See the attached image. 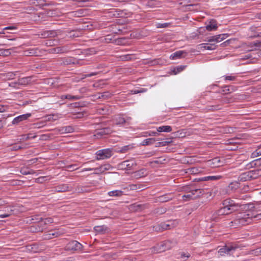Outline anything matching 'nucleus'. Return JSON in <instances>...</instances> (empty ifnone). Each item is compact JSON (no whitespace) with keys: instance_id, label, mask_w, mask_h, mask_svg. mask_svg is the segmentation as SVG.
Returning <instances> with one entry per match:
<instances>
[{"instance_id":"obj_1","label":"nucleus","mask_w":261,"mask_h":261,"mask_svg":"<svg viewBox=\"0 0 261 261\" xmlns=\"http://www.w3.org/2000/svg\"><path fill=\"white\" fill-rule=\"evenodd\" d=\"M253 219L252 212L245 213L238 215L234 220L229 223V225L230 227L237 228L251 223Z\"/></svg>"},{"instance_id":"obj_2","label":"nucleus","mask_w":261,"mask_h":261,"mask_svg":"<svg viewBox=\"0 0 261 261\" xmlns=\"http://www.w3.org/2000/svg\"><path fill=\"white\" fill-rule=\"evenodd\" d=\"M253 219L252 212L245 213L238 215L234 220L229 223V225L230 227L237 228L251 223Z\"/></svg>"},{"instance_id":"obj_3","label":"nucleus","mask_w":261,"mask_h":261,"mask_svg":"<svg viewBox=\"0 0 261 261\" xmlns=\"http://www.w3.org/2000/svg\"><path fill=\"white\" fill-rule=\"evenodd\" d=\"M231 211L224 206L221 207L219 209L214 212L211 217V219L215 222H219L224 216L232 213Z\"/></svg>"},{"instance_id":"obj_4","label":"nucleus","mask_w":261,"mask_h":261,"mask_svg":"<svg viewBox=\"0 0 261 261\" xmlns=\"http://www.w3.org/2000/svg\"><path fill=\"white\" fill-rule=\"evenodd\" d=\"M83 246L77 241L73 240L69 242L64 249L66 251L81 252L83 251Z\"/></svg>"},{"instance_id":"obj_5","label":"nucleus","mask_w":261,"mask_h":261,"mask_svg":"<svg viewBox=\"0 0 261 261\" xmlns=\"http://www.w3.org/2000/svg\"><path fill=\"white\" fill-rule=\"evenodd\" d=\"M223 206L227 208L232 212H234L241 207L242 205L239 203H236L231 199H226L222 202Z\"/></svg>"},{"instance_id":"obj_6","label":"nucleus","mask_w":261,"mask_h":261,"mask_svg":"<svg viewBox=\"0 0 261 261\" xmlns=\"http://www.w3.org/2000/svg\"><path fill=\"white\" fill-rule=\"evenodd\" d=\"M96 160H104L111 158L113 155V149L107 148L98 150L96 153Z\"/></svg>"},{"instance_id":"obj_7","label":"nucleus","mask_w":261,"mask_h":261,"mask_svg":"<svg viewBox=\"0 0 261 261\" xmlns=\"http://www.w3.org/2000/svg\"><path fill=\"white\" fill-rule=\"evenodd\" d=\"M172 242L169 240H166L161 243L160 245H158L154 247V250H156V252H164L167 250L170 249L172 247Z\"/></svg>"},{"instance_id":"obj_8","label":"nucleus","mask_w":261,"mask_h":261,"mask_svg":"<svg viewBox=\"0 0 261 261\" xmlns=\"http://www.w3.org/2000/svg\"><path fill=\"white\" fill-rule=\"evenodd\" d=\"M137 164L133 160H126L122 162L118 165V168L121 170H129L133 168L134 166H136Z\"/></svg>"},{"instance_id":"obj_9","label":"nucleus","mask_w":261,"mask_h":261,"mask_svg":"<svg viewBox=\"0 0 261 261\" xmlns=\"http://www.w3.org/2000/svg\"><path fill=\"white\" fill-rule=\"evenodd\" d=\"M113 132L112 129L109 127H103L101 128H97L95 130L94 136L97 138L104 137L106 135L111 134Z\"/></svg>"},{"instance_id":"obj_10","label":"nucleus","mask_w":261,"mask_h":261,"mask_svg":"<svg viewBox=\"0 0 261 261\" xmlns=\"http://www.w3.org/2000/svg\"><path fill=\"white\" fill-rule=\"evenodd\" d=\"M224 159L221 160L219 157H216L207 161L208 166L212 168H217L223 166Z\"/></svg>"},{"instance_id":"obj_11","label":"nucleus","mask_w":261,"mask_h":261,"mask_svg":"<svg viewBox=\"0 0 261 261\" xmlns=\"http://www.w3.org/2000/svg\"><path fill=\"white\" fill-rule=\"evenodd\" d=\"M73 188L68 184H63L54 187L52 191L54 192H65L71 191Z\"/></svg>"},{"instance_id":"obj_12","label":"nucleus","mask_w":261,"mask_h":261,"mask_svg":"<svg viewBox=\"0 0 261 261\" xmlns=\"http://www.w3.org/2000/svg\"><path fill=\"white\" fill-rule=\"evenodd\" d=\"M238 248V247L236 245L227 244L224 246L223 248H221L219 252L220 253H225L230 254L231 253H232L233 251H234Z\"/></svg>"},{"instance_id":"obj_13","label":"nucleus","mask_w":261,"mask_h":261,"mask_svg":"<svg viewBox=\"0 0 261 261\" xmlns=\"http://www.w3.org/2000/svg\"><path fill=\"white\" fill-rule=\"evenodd\" d=\"M31 116V113H27L25 114L19 115L15 117L12 122L13 124H18L20 122L24 120H27L29 117Z\"/></svg>"},{"instance_id":"obj_14","label":"nucleus","mask_w":261,"mask_h":261,"mask_svg":"<svg viewBox=\"0 0 261 261\" xmlns=\"http://www.w3.org/2000/svg\"><path fill=\"white\" fill-rule=\"evenodd\" d=\"M69 49L67 46H58L49 49V53L52 54H63L67 53Z\"/></svg>"},{"instance_id":"obj_15","label":"nucleus","mask_w":261,"mask_h":261,"mask_svg":"<svg viewBox=\"0 0 261 261\" xmlns=\"http://www.w3.org/2000/svg\"><path fill=\"white\" fill-rule=\"evenodd\" d=\"M60 232L58 231H49L44 233L43 236V238L44 240H50L55 237L60 236Z\"/></svg>"},{"instance_id":"obj_16","label":"nucleus","mask_w":261,"mask_h":261,"mask_svg":"<svg viewBox=\"0 0 261 261\" xmlns=\"http://www.w3.org/2000/svg\"><path fill=\"white\" fill-rule=\"evenodd\" d=\"M94 229L96 232L99 234H105L110 231V229L106 225L96 226Z\"/></svg>"},{"instance_id":"obj_17","label":"nucleus","mask_w":261,"mask_h":261,"mask_svg":"<svg viewBox=\"0 0 261 261\" xmlns=\"http://www.w3.org/2000/svg\"><path fill=\"white\" fill-rule=\"evenodd\" d=\"M247 168L249 169L251 168L259 167L261 166V158L257 159L248 163Z\"/></svg>"},{"instance_id":"obj_18","label":"nucleus","mask_w":261,"mask_h":261,"mask_svg":"<svg viewBox=\"0 0 261 261\" xmlns=\"http://www.w3.org/2000/svg\"><path fill=\"white\" fill-rule=\"evenodd\" d=\"M31 76L19 78L15 84L18 85H27L31 83Z\"/></svg>"},{"instance_id":"obj_19","label":"nucleus","mask_w":261,"mask_h":261,"mask_svg":"<svg viewBox=\"0 0 261 261\" xmlns=\"http://www.w3.org/2000/svg\"><path fill=\"white\" fill-rule=\"evenodd\" d=\"M222 177L221 175L207 176L199 178L198 181H207V180H218Z\"/></svg>"},{"instance_id":"obj_20","label":"nucleus","mask_w":261,"mask_h":261,"mask_svg":"<svg viewBox=\"0 0 261 261\" xmlns=\"http://www.w3.org/2000/svg\"><path fill=\"white\" fill-rule=\"evenodd\" d=\"M239 180L241 181L252 180L250 171L242 173L239 177Z\"/></svg>"},{"instance_id":"obj_21","label":"nucleus","mask_w":261,"mask_h":261,"mask_svg":"<svg viewBox=\"0 0 261 261\" xmlns=\"http://www.w3.org/2000/svg\"><path fill=\"white\" fill-rule=\"evenodd\" d=\"M222 105H207L204 109L206 112H214L221 109Z\"/></svg>"},{"instance_id":"obj_22","label":"nucleus","mask_w":261,"mask_h":261,"mask_svg":"<svg viewBox=\"0 0 261 261\" xmlns=\"http://www.w3.org/2000/svg\"><path fill=\"white\" fill-rule=\"evenodd\" d=\"M76 191L79 193H89L91 191L89 186H78L76 188Z\"/></svg>"},{"instance_id":"obj_23","label":"nucleus","mask_w":261,"mask_h":261,"mask_svg":"<svg viewBox=\"0 0 261 261\" xmlns=\"http://www.w3.org/2000/svg\"><path fill=\"white\" fill-rule=\"evenodd\" d=\"M218 28L217 21L214 19H212L209 24L206 27V29L208 31H212L216 30Z\"/></svg>"},{"instance_id":"obj_24","label":"nucleus","mask_w":261,"mask_h":261,"mask_svg":"<svg viewBox=\"0 0 261 261\" xmlns=\"http://www.w3.org/2000/svg\"><path fill=\"white\" fill-rule=\"evenodd\" d=\"M147 207V204H137L134 203L131 205L130 207L132 210L136 211H141Z\"/></svg>"},{"instance_id":"obj_25","label":"nucleus","mask_w":261,"mask_h":261,"mask_svg":"<svg viewBox=\"0 0 261 261\" xmlns=\"http://www.w3.org/2000/svg\"><path fill=\"white\" fill-rule=\"evenodd\" d=\"M147 175V172L146 169H141L134 173V176L136 178H139L143 177H145Z\"/></svg>"},{"instance_id":"obj_26","label":"nucleus","mask_w":261,"mask_h":261,"mask_svg":"<svg viewBox=\"0 0 261 261\" xmlns=\"http://www.w3.org/2000/svg\"><path fill=\"white\" fill-rule=\"evenodd\" d=\"M25 52L27 56H38L40 53V51L37 48H31Z\"/></svg>"},{"instance_id":"obj_27","label":"nucleus","mask_w":261,"mask_h":261,"mask_svg":"<svg viewBox=\"0 0 261 261\" xmlns=\"http://www.w3.org/2000/svg\"><path fill=\"white\" fill-rule=\"evenodd\" d=\"M172 199V196L171 194H167L158 197V201L160 202H165Z\"/></svg>"},{"instance_id":"obj_28","label":"nucleus","mask_w":261,"mask_h":261,"mask_svg":"<svg viewBox=\"0 0 261 261\" xmlns=\"http://www.w3.org/2000/svg\"><path fill=\"white\" fill-rule=\"evenodd\" d=\"M186 55L187 53L183 50H179L177 51L173 54H172L170 57V58L171 59L174 60L176 59L181 58L184 55Z\"/></svg>"},{"instance_id":"obj_29","label":"nucleus","mask_w":261,"mask_h":261,"mask_svg":"<svg viewBox=\"0 0 261 261\" xmlns=\"http://www.w3.org/2000/svg\"><path fill=\"white\" fill-rule=\"evenodd\" d=\"M161 139H156L155 138H147L143 140L141 144L143 146L149 145L153 144L156 141H160Z\"/></svg>"},{"instance_id":"obj_30","label":"nucleus","mask_w":261,"mask_h":261,"mask_svg":"<svg viewBox=\"0 0 261 261\" xmlns=\"http://www.w3.org/2000/svg\"><path fill=\"white\" fill-rule=\"evenodd\" d=\"M82 31L81 30H71L68 32V35L70 37L76 38L81 36Z\"/></svg>"},{"instance_id":"obj_31","label":"nucleus","mask_w":261,"mask_h":261,"mask_svg":"<svg viewBox=\"0 0 261 261\" xmlns=\"http://www.w3.org/2000/svg\"><path fill=\"white\" fill-rule=\"evenodd\" d=\"M252 179H254L261 176V168L250 171Z\"/></svg>"},{"instance_id":"obj_32","label":"nucleus","mask_w":261,"mask_h":261,"mask_svg":"<svg viewBox=\"0 0 261 261\" xmlns=\"http://www.w3.org/2000/svg\"><path fill=\"white\" fill-rule=\"evenodd\" d=\"M185 7L186 9L189 11H198L200 9V6L198 4H189Z\"/></svg>"},{"instance_id":"obj_33","label":"nucleus","mask_w":261,"mask_h":261,"mask_svg":"<svg viewBox=\"0 0 261 261\" xmlns=\"http://www.w3.org/2000/svg\"><path fill=\"white\" fill-rule=\"evenodd\" d=\"M172 127L169 125L161 126L157 128L156 130L159 133L170 132L172 131Z\"/></svg>"},{"instance_id":"obj_34","label":"nucleus","mask_w":261,"mask_h":261,"mask_svg":"<svg viewBox=\"0 0 261 261\" xmlns=\"http://www.w3.org/2000/svg\"><path fill=\"white\" fill-rule=\"evenodd\" d=\"M127 38L121 37L116 39L114 40V42L117 45H124L127 43Z\"/></svg>"},{"instance_id":"obj_35","label":"nucleus","mask_w":261,"mask_h":261,"mask_svg":"<svg viewBox=\"0 0 261 261\" xmlns=\"http://www.w3.org/2000/svg\"><path fill=\"white\" fill-rule=\"evenodd\" d=\"M186 67V66L180 65V66H178L175 67H173L171 70V72L172 73H173L174 74H177V73H178L180 72L181 71H182V70H184Z\"/></svg>"},{"instance_id":"obj_36","label":"nucleus","mask_w":261,"mask_h":261,"mask_svg":"<svg viewBox=\"0 0 261 261\" xmlns=\"http://www.w3.org/2000/svg\"><path fill=\"white\" fill-rule=\"evenodd\" d=\"M196 198H198L206 194V190L203 189H194Z\"/></svg>"},{"instance_id":"obj_37","label":"nucleus","mask_w":261,"mask_h":261,"mask_svg":"<svg viewBox=\"0 0 261 261\" xmlns=\"http://www.w3.org/2000/svg\"><path fill=\"white\" fill-rule=\"evenodd\" d=\"M200 45H201V47H203L205 49L207 50H214L217 47V45H215V44L214 43H211L210 44L207 43H202Z\"/></svg>"},{"instance_id":"obj_38","label":"nucleus","mask_w":261,"mask_h":261,"mask_svg":"<svg viewBox=\"0 0 261 261\" xmlns=\"http://www.w3.org/2000/svg\"><path fill=\"white\" fill-rule=\"evenodd\" d=\"M74 128L71 126H63L60 129V132H61V133H72L74 131Z\"/></svg>"},{"instance_id":"obj_39","label":"nucleus","mask_w":261,"mask_h":261,"mask_svg":"<svg viewBox=\"0 0 261 261\" xmlns=\"http://www.w3.org/2000/svg\"><path fill=\"white\" fill-rule=\"evenodd\" d=\"M20 173L23 175L33 174L35 173V171L29 168L23 167L20 170Z\"/></svg>"},{"instance_id":"obj_40","label":"nucleus","mask_w":261,"mask_h":261,"mask_svg":"<svg viewBox=\"0 0 261 261\" xmlns=\"http://www.w3.org/2000/svg\"><path fill=\"white\" fill-rule=\"evenodd\" d=\"M81 97H82L81 96H79V95L73 96V95H71L70 94L63 95L61 96V98L62 99H68L72 100L80 99L81 98Z\"/></svg>"},{"instance_id":"obj_41","label":"nucleus","mask_w":261,"mask_h":261,"mask_svg":"<svg viewBox=\"0 0 261 261\" xmlns=\"http://www.w3.org/2000/svg\"><path fill=\"white\" fill-rule=\"evenodd\" d=\"M123 191L121 190H114L108 193L110 196L120 197L123 195Z\"/></svg>"},{"instance_id":"obj_42","label":"nucleus","mask_w":261,"mask_h":261,"mask_svg":"<svg viewBox=\"0 0 261 261\" xmlns=\"http://www.w3.org/2000/svg\"><path fill=\"white\" fill-rule=\"evenodd\" d=\"M99 94L100 95L98 97V98H102L103 99H108L111 98L112 96V94L109 91H106L105 92L100 93Z\"/></svg>"},{"instance_id":"obj_43","label":"nucleus","mask_w":261,"mask_h":261,"mask_svg":"<svg viewBox=\"0 0 261 261\" xmlns=\"http://www.w3.org/2000/svg\"><path fill=\"white\" fill-rule=\"evenodd\" d=\"M133 148H134V146L133 144H129V145H125V146H122V147H121L119 151L121 153H125L127 151H128V150L133 149Z\"/></svg>"},{"instance_id":"obj_44","label":"nucleus","mask_w":261,"mask_h":261,"mask_svg":"<svg viewBox=\"0 0 261 261\" xmlns=\"http://www.w3.org/2000/svg\"><path fill=\"white\" fill-rule=\"evenodd\" d=\"M37 219L39 220V222L41 221L42 222H43L44 224L45 225L51 224L54 222L53 219L50 217L46 218L44 219H43L42 218H40Z\"/></svg>"},{"instance_id":"obj_45","label":"nucleus","mask_w":261,"mask_h":261,"mask_svg":"<svg viewBox=\"0 0 261 261\" xmlns=\"http://www.w3.org/2000/svg\"><path fill=\"white\" fill-rule=\"evenodd\" d=\"M172 142V141L170 140V139H167V140L165 141L158 142L155 145L156 147L160 146H165L166 145H169Z\"/></svg>"},{"instance_id":"obj_46","label":"nucleus","mask_w":261,"mask_h":261,"mask_svg":"<svg viewBox=\"0 0 261 261\" xmlns=\"http://www.w3.org/2000/svg\"><path fill=\"white\" fill-rule=\"evenodd\" d=\"M220 102L222 104L228 103L232 102V98L231 97H228L224 95V96L221 98Z\"/></svg>"},{"instance_id":"obj_47","label":"nucleus","mask_w":261,"mask_h":261,"mask_svg":"<svg viewBox=\"0 0 261 261\" xmlns=\"http://www.w3.org/2000/svg\"><path fill=\"white\" fill-rule=\"evenodd\" d=\"M99 167L102 173H103L106 171L109 170L111 168H112L111 165L109 164L101 165Z\"/></svg>"},{"instance_id":"obj_48","label":"nucleus","mask_w":261,"mask_h":261,"mask_svg":"<svg viewBox=\"0 0 261 261\" xmlns=\"http://www.w3.org/2000/svg\"><path fill=\"white\" fill-rule=\"evenodd\" d=\"M49 179L50 178L49 177V176H40L35 179V182L39 184H42L44 181Z\"/></svg>"},{"instance_id":"obj_49","label":"nucleus","mask_w":261,"mask_h":261,"mask_svg":"<svg viewBox=\"0 0 261 261\" xmlns=\"http://www.w3.org/2000/svg\"><path fill=\"white\" fill-rule=\"evenodd\" d=\"M109 110L108 107L106 106H102L98 109V112L102 115L107 114Z\"/></svg>"},{"instance_id":"obj_50","label":"nucleus","mask_w":261,"mask_h":261,"mask_svg":"<svg viewBox=\"0 0 261 261\" xmlns=\"http://www.w3.org/2000/svg\"><path fill=\"white\" fill-rule=\"evenodd\" d=\"M250 46L256 49L257 47L261 46V41H256L250 43Z\"/></svg>"},{"instance_id":"obj_51","label":"nucleus","mask_w":261,"mask_h":261,"mask_svg":"<svg viewBox=\"0 0 261 261\" xmlns=\"http://www.w3.org/2000/svg\"><path fill=\"white\" fill-rule=\"evenodd\" d=\"M257 28L255 27H251L249 28L248 31H249V34L250 35L249 37L251 38H253V37H251V34H258L259 32L257 31Z\"/></svg>"},{"instance_id":"obj_52","label":"nucleus","mask_w":261,"mask_h":261,"mask_svg":"<svg viewBox=\"0 0 261 261\" xmlns=\"http://www.w3.org/2000/svg\"><path fill=\"white\" fill-rule=\"evenodd\" d=\"M37 35L40 38H48V31H42L37 34Z\"/></svg>"},{"instance_id":"obj_53","label":"nucleus","mask_w":261,"mask_h":261,"mask_svg":"<svg viewBox=\"0 0 261 261\" xmlns=\"http://www.w3.org/2000/svg\"><path fill=\"white\" fill-rule=\"evenodd\" d=\"M240 184L238 182H232L229 185V188L231 190H236L239 188Z\"/></svg>"},{"instance_id":"obj_54","label":"nucleus","mask_w":261,"mask_h":261,"mask_svg":"<svg viewBox=\"0 0 261 261\" xmlns=\"http://www.w3.org/2000/svg\"><path fill=\"white\" fill-rule=\"evenodd\" d=\"M22 137V138L21 139L27 141L30 139L35 138L36 137V135H34L32 134H29L27 135H24Z\"/></svg>"},{"instance_id":"obj_55","label":"nucleus","mask_w":261,"mask_h":261,"mask_svg":"<svg viewBox=\"0 0 261 261\" xmlns=\"http://www.w3.org/2000/svg\"><path fill=\"white\" fill-rule=\"evenodd\" d=\"M34 125L35 126H34L35 128H39L42 127L43 126H45L46 125V123H45V121H39L36 123H34Z\"/></svg>"},{"instance_id":"obj_56","label":"nucleus","mask_w":261,"mask_h":261,"mask_svg":"<svg viewBox=\"0 0 261 261\" xmlns=\"http://www.w3.org/2000/svg\"><path fill=\"white\" fill-rule=\"evenodd\" d=\"M227 37V35L226 34H222L217 35V40L219 39V40H217V42H220L222 41V40L226 39V38Z\"/></svg>"},{"instance_id":"obj_57","label":"nucleus","mask_w":261,"mask_h":261,"mask_svg":"<svg viewBox=\"0 0 261 261\" xmlns=\"http://www.w3.org/2000/svg\"><path fill=\"white\" fill-rule=\"evenodd\" d=\"M131 56L130 54L122 55L120 57V59L122 61H129L132 59Z\"/></svg>"},{"instance_id":"obj_58","label":"nucleus","mask_w":261,"mask_h":261,"mask_svg":"<svg viewBox=\"0 0 261 261\" xmlns=\"http://www.w3.org/2000/svg\"><path fill=\"white\" fill-rule=\"evenodd\" d=\"M126 122V120L124 118L119 117L116 119V124H123Z\"/></svg>"},{"instance_id":"obj_59","label":"nucleus","mask_w":261,"mask_h":261,"mask_svg":"<svg viewBox=\"0 0 261 261\" xmlns=\"http://www.w3.org/2000/svg\"><path fill=\"white\" fill-rule=\"evenodd\" d=\"M182 199L183 201H187L191 200H193L192 197L191 195H190L189 193H187V194H185L182 196Z\"/></svg>"},{"instance_id":"obj_60","label":"nucleus","mask_w":261,"mask_h":261,"mask_svg":"<svg viewBox=\"0 0 261 261\" xmlns=\"http://www.w3.org/2000/svg\"><path fill=\"white\" fill-rule=\"evenodd\" d=\"M153 230L157 232H162L163 231L162 229L161 228V226L160 224H156L153 226Z\"/></svg>"},{"instance_id":"obj_61","label":"nucleus","mask_w":261,"mask_h":261,"mask_svg":"<svg viewBox=\"0 0 261 261\" xmlns=\"http://www.w3.org/2000/svg\"><path fill=\"white\" fill-rule=\"evenodd\" d=\"M169 25H170L169 23H159L156 24V27L158 28H165L168 27Z\"/></svg>"},{"instance_id":"obj_62","label":"nucleus","mask_w":261,"mask_h":261,"mask_svg":"<svg viewBox=\"0 0 261 261\" xmlns=\"http://www.w3.org/2000/svg\"><path fill=\"white\" fill-rule=\"evenodd\" d=\"M24 148V146L20 145V144L18 143H16V144H14V145L12 147V149L14 150H17L21 149H22Z\"/></svg>"},{"instance_id":"obj_63","label":"nucleus","mask_w":261,"mask_h":261,"mask_svg":"<svg viewBox=\"0 0 261 261\" xmlns=\"http://www.w3.org/2000/svg\"><path fill=\"white\" fill-rule=\"evenodd\" d=\"M217 35H215V36H211V37H208L207 39V40L208 42H217Z\"/></svg>"},{"instance_id":"obj_64","label":"nucleus","mask_w":261,"mask_h":261,"mask_svg":"<svg viewBox=\"0 0 261 261\" xmlns=\"http://www.w3.org/2000/svg\"><path fill=\"white\" fill-rule=\"evenodd\" d=\"M48 37H55L57 36V33L56 31L50 30L48 31Z\"/></svg>"}]
</instances>
